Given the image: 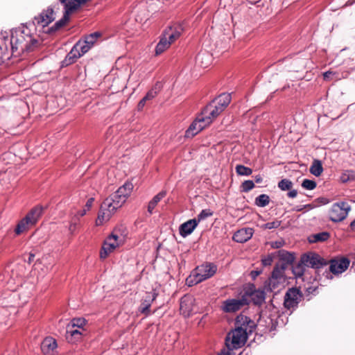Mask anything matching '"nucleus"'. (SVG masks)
<instances>
[{
	"mask_svg": "<svg viewBox=\"0 0 355 355\" xmlns=\"http://www.w3.org/2000/svg\"><path fill=\"white\" fill-rule=\"evenodd\" d=\"M133 187L132 182H126L114 193L105 199L101 205L96 220V225H101L110 219L116 211L125 202Z\"/></svg>",
	"mask_w": 355,
	"mask_h": 355,
	"instance_id": "nucleus-1",
	"label": "nucleus"
},
{
	"mask_svg": "<svg viewBox=\"0 0 355 355\" xmlns=\"http://www.w3.org/2000/svg\"><path fill=\"white\" fill-rule=\"evenodd\" d=\"M255 327L254 322L250 318L242 314L238 315L235 321V329L226 336V347L229 349H236L243 347L248 335L252 333Z\"/></svg>",
	"mask_w": 355,
	"mask_h": 355,
	"instance_id": "nucleus-2",
	"label": "nucleus"
},
{
	"mask_svg": "<svg viewBox=\"0 0 355 355\" xmlns=\"http://www.w3.org/2000/svg\"><path fill=\"white\" fill-rule=\"evenodd\" d=\"M37 43L26 26L22 25L13 29L10 38L12 56L19 57L24 52L33 50Z\"/></svg>",
	"mask_w": 355,
	"mask_h": 355,
	"instance_id": "nucleus-3",
	"label": "nucleus"
},
{
	"mask_svg": "<svg viewBox=\"0 0 355 355\" xmlns=\"http://www.w3.org/2000/svg\"><path fill=\"white\" fill-rule=\"evenodd\" d=\"M217 271V266L213 263H205L197 266L187 279L189 286L198 284L213 277Z\"/></svg>",
	"mask_w": 355,
	"mask_h": 355,
	"instance_id": "nucleus-4",
	"label": "nucleus"
},
{
	"mask_svg": "<svg viewBox=\"0 0 355 355\" xmlns=\"http://www.w3.org/2000/svg\"><path fill=\"white\" fill-rule=\"evenodd\" d=\"M351 210L350 205L344 201H340L333 204L329 210V219L333 222L343 221L348 215Z\"/></svg>",
	"mask_w": 355,
	"mask_h": 355,
	"instance_id": "nucleus-5",
	"label": "nucleus"
},
{
	"mask_svg": "<svg viewBox=\"0 0 355 355\" xmlns=\"http://www.w3.org/2000/svg\"><path fill=\"white\" fill-rule=\"evenodd\" d=\"M301 263L307 267L320 268L327 264V261L315 252H309L302 256Z\"/></svg>",
	"mask_w": 355,
	"mask_h": 355,
	"instance_id": "nucleus-6",
	"label": "nucleus"
},
{
	"mask_svg": "<svg viewBox=\"0 0 355 355\" xmlns=\"http://www.w3.org/2000/svg\"><path fill=\"white\" fill-rule=\"evenodd\" d=\"M302 295L297 288H289L284 296V305L287 309L296 308L301 300Z\"/></svg>",
	"mask_w": 355,
	"mask_h": 355,
	"instance_id": "nucleus-7",
	"label": "nucleus"
},
{
	"mask_svg": "<svg viewBox=\"0 0 355 355\" xmlns=\"http://www.w3.org/2000/svg\"><path fill=\"white\" fill-rule=\"evenodd\" d=\"M248 304V299L245 296H242L239 299L226 300L223 302L221 308L225 313H234Z\"/></svg>",
	"mask_w": 355,
	"mask_h": 355,
	"instance_id": "nucleus-8",
	"label": "nucleus"
},
{
	"mask_svg": "<svg viewBox=\"0 0 355 355\" xmlns=\"http://www.w3.org/2000/svg\"><path fill=\"white\" fill-rule=\"evenodd\" d=\"M222 112L219 107L211 102L203 109L200 115L205 119V123L209 125Z\"/></svg>",
	"mask_w": 355,
	"mask_h": 355,
	"instance_id": "nucleus-9",
	"label": "nucleus"
},
{
	"mask_svg": "<svg viewBox=\"0 0 355 355\" xmlns=\"http://www.w3.org/2000/svg\"><path fill=\"white\" fill-rule=\"evenodd\" d=\"M350 261L346 257L334 259L330 261L329 270L334 275L344 272L349 267Z\"/></svg>",
	"mask_w": 355,
	"mask_h": 355,
	"instance_id": "nucleus-10",
	"label": "nucleus"
},
{
	"mask_svg": "<svg viewBox=\"0 0 355 355\" xmlns=\"http://www.w3.org/2000/svg\"><path fill=\"white\" fill-rule=\"evenodd\" d=\"M207 125L208 124L205 123V121L203 117L200 115L189 125L185 132L184 136L187 138H192Z\"/></svg>",
	"mask_w": 355,
	"mask_h": 355,
	"instance_id": "nucleus-11",
	"label": "nucleus"
},
{
	"mask_svg": "<svg viewBox=\"0 0 355 355\" xmlns=\"http://www.w3.org/2000/svg\"><path fill=\"white\" fill-rule=\"evenodd\" d=\"M157 297V293H156L155 291L147 293L146 296L144 297L141 302L140 306L139 308V311L146 316L149 315L150 314V308L151 306V304L155 300Z\"/></svg>",
	"mask_w": 355,
	"mask_h": 355,
	"instance_id": "nucleus-12",
	"label": "nucleus"
},
{
	"mask_svg": "<svg viewBox=\"0 0 355 355\" xmlns=\"http://www.w3.org/2000/svg\"><path fill=\"white\" fill-rule=\"evenodd\" d=\"M183 31L184 28L182 25L178 24L168 27L162 34L171 44L180 37Z\"/></svg>",
	"mask_w": 355,
	"mask_h": 355,
	"instance_id": "nucleus-13",
	"label": "nucleus"
},
{
	"mask_svg": "<svg viewBox=\"0 0 355 355\" xmlns=\"http://www.w3.org/2000/svg\"><path fill=\"white\" fill-rule=\"evenodd\" d=\"M253 232L254 231L252 228H242L236 231L232 238L237 243H245L252 238Z\"/></svg>",
	"mask_w": 355,
	"mask_h": 355,
	"instance_id": "nucleus-14",
	"label": "nucleus"
},
{
	"mask_svg": "<svg viewBox=\"0 0 355 355\" xmlns=\"http://www.w3.org/2000/svg\"><path fill=\"white\" fill-rule=\"evenodd\" d=\"M198 225L196 219H191L182 223L179 227L180 234L182 237H186L191 234Z\"/></svg>",
	"mask_w": 355,
	"mask_h": 355,
	"instance_id": "nucleus-15",
	"label": "nucleus"
},
{
	"mask_svg": "<svg viewBox=\"0 0 355 355\" xmlns=\"http://www.w3.org/2000/svg\"><path fill=\"white\" fill-rule=\"evenodd\" d=\"M193 298L190 296H184L180 300V309L185 317L189 316L193 311Z\"/></svg>",
	"mask_w": 355,
	"mask_h": 355,
	"instance_id": "nucleus-16",
	"label": "nucleus"
},
{
	"mask_svg": "<svg viewBox=\"0 0 355 355\" xmlns=\"http://www.w3.org/2000/svg\"><path fill=\"white\" fill-rule=\"evenodd\" d=\"M285 280L283 279H274V278H269L265 284V288L268 291L276 293L278 292L282 287Z\"/></svg>",
	"mask_w": 355,
	"mask_h": 355,
	"instance_id": "nucleus-17",
	"label": "nucleus"
},
{
	"mask_svg": "<svg viewBox=\"0 0 355 355\" xmlns=\"http://www.w3.org/2000/svg\"><path fill=\"white\" fill-rule=\"evenodd\" d=\"M33 227L34 226L32 223L28 220V218L25 216L19 221L15 229V232L17 235H20L21 234L27 232Z\"/></svg>",
	"mask_w": 355,
	"mask_h": 355,
	"instance_id": "nucleus-18",
	"label": "nucleus"
},
{
	"mask_svg": "<svg viewBox=\"0 0 355 355\" xmlns=\"http://www.w3.org/2000/svg\"><path fill=\"white\" fill-rule=\"evenodd\" d=\"M43 213V208L41 206H36L31 209V211L26 215L28 218V220L32 223L33 226L37 223Z\"/></svg>",
	"mask_w": 355,
	"mask_h": 355,
	"instance_id": "nucleus-19",
	"label": "nucleus"
},
{
	"mask_svg": "<svg viewBox=\"0 0 355 355\" xmlns=\"http://www.w3.org/2000/svg\"><path fill=\"white\" fill-rule=\"evenodd\" d=\"M77 46H73L69 53L67 55L64 60L62 61V65L68 66L74 63L76 60L80 57V54L78 51L76 49Z\"/></svg>",
	"mask_w": 355,
	"mask_h": 355,
	"instance_id": "nucleus-20",
	"label": "nucleus"
},
{
	"mask_svg": "<svg viewBox=\"0 0 355 355\" xmlns=\"http://www.w3.org/2000/svg\"><path fill=\"white\" fill-rule=\"evenodd\" d=\"M70 15H71V14L64 12L62 17L60 20H58L57 22H55V24L53 26L50 27L46 33H53L58 31L63 26H64L67 24V22L69 21Z\"/></svg>",
	"mask_w": 355,
	"mask_h": 355,
	"instance_id": "nucleus-21",
	"label": "nucleus"
},
{
	"mask_svg": "<svg viewBox=\"0 0 355 355\" xmlns=\"http://www.w3.org/2000/svg\"><path fill=\"white\" fill-rule=\"evenodd\" d=\"M12 290L15 291H18V293H12V297L15 298L16 296L19 297V299L21 301V302L19 303V304H24L26 303L31 293L30 290L24 291V288L21 284H20V286H18L17 288H13Z\"/></svg>",
	"mask_w": 355,
	"mask_h": 355,
	"instance_id": "nucleus-22",
	"label": "nucleus"
},
{
	"mask_svg": "<svg viewBox=\"0 0 355 355\" xmlns=\"http://www.w3.org/2000/svg\"><path fill=\"white\" fill-rule=\"evenodd\" d=\"M231 101V96L230 94H222L218 96L214 102L223 111L227 107Z\"/></svg>",
	"mask_w": 355,
	"mask_h": 355,
	"instance_id": "nucleus-23",
	"label": "nucleus"
},
{
	"mask_svg": "<svg viewBox=\"0 0 355 355\" xmlns=\"http://www.w3.org/2000/svg\"><path fill=\"white\" fill-rule=\"evenodd\" d=\"M64 6V12L72 14L78 9V3L77 0H59Z\"/></svg>",
	"mask_w": 355,
	"mask_h": 355,
	"instance_id": "nucleus-24",
	"label": "nucleus"
},
{
	"mask_svg": "<svg viewBox=\"0 0 355 355\" xmlns=\"http://www.w3.org/2000/svg\"><path fill=\"white\" fill-rule=\"evenodd\" d=\"M58 344L52 337H46V355H57Z\"/></svg>",
	"mask_w": 355,
	"mask_h": 355,
	"instance_id": "nucleus-25",
	"label": "nucleus"
},
{
	"mask_svg": "<svg viewBox=\"0 0 355 355\" xmlns=\"http://www.w3.org/2000/svg\"><path fill=\"white\" fill-rule=\"evenodd\" d=\"M171 42L167 40L166 37L162 34L160 40L155 47V55H158L162 54L164 51L168 49L171 46Z\"/></svg>",
	"mask_w": 355,
	"mask_h": 355,
	"instance_id": "nucleus-26",
	"label": "nucleus"
},
{
	"mask_svg": "<svg viewBox=\"0 0 355 355\" xmlns=\"http://www.w3.org/2000/svg\"><path fill=\"white\" fill-rule=\"evenodd\" d=\"M166 196V191H162L158 193L156 196L153 197V198L149 202L148 205V211L150 214L153 213V209L155 208L157 205L160 202V200L164 198Z\"/></svg>",
	"mask_w": 355,
	"mask_h": 355,
	"instance_id": "nucleus-27",
	"label": "nucleus"
},
{
	"mask_svg": "<svg viewBox=\"0 0 355 355\" xmlns=\"http://www.w3.org/2000/svg\"><path fill=\"white\" fill-rule=\"evenodd\" d=\"M310 173L315 177H319L323 172V166L322 162L319 159H313L310 168Z\"/></svg>",
	"mask_w": 355,
	"mask_h": 355,
	"instance_id": "nucleus-28",
	"label": "nucleus"
},
{
	"mask_svg": "<svg viewBox=\"0 0 355 355\" xmlns=\"http://www.w3.org/2000/svg\"><path fill=\"white\" fill-rule=\"evenodd\" d=\"M329 234L327 232H322L318 234H311L309 236L308 241L309 243L322 242L328 240Z\"/></svg>",
	"mask_w": 355,
	"mask_h": 355,
	"instance_id": "nucleus-29",
	"label": "nucleus"
},
{
	"mask_svg": "<svg viewBox=\"0 0 355 355\" xmlns=\"http://www.w3.org/2000/svg\"><path fill=\"white\" fill-rule=\"evenodd\" d=\"M116 247L114 244L104 241L100 252V257L102 259H105L111 252H112Z\"/></svg>",
	"mask_w": 355,
	"mask_h": 355,
	"instance_id": "nucleus-30",
	"label": "nucleus"
},
{
	"mask_svg": "<svg viewBox=\"0 0 355 355\" xmlns=\"http://www.w3.org/2000/svg\"><path fill=\"white\" fill-rule=\"evenodd\" d=\"M253 303L256 305H261L265 301V293L262 291H256L251 295Z\"/></svg>",
	"mask_w": 355,
	"mask_h": 355,
	"instance_id": "nucleus-31",
	"label": "nucleus"
},
{
	"mask_svg": "<svg viewBox=\"0 0 355 355\" xmlns=\"http://www.w3.org/2000/svg\"><path fill=\"white\" fill-rule=\"evenodd\" d=\"M270 198L266 194H261L255 198V205L260 207H264L269 204Z\"/></svg>",
	"mask_w": 355,
	"mask_h": 355,
	"instance_id": "nucleus-32",
	"label": "nucleus"
},
{
	"mask_svg": "<svg viewBox=\"0 0 355 355\" xmlns=\"http://www.w3.org/2000/svg\"><path fill=\"white\" fill-rule=\"evenodd\" d=\"M284 268L275 266L272 272L271 277L270 278H274V279H283L285 280L284 276Z\"/></svg>",
	"mask_w": 355,
	"mask_h": 355,
	"instance_id": "nucleus-33",
	"label": "nucleus"
},
{
	"mask_svg": "<svg viewBox=\"0 0 355 355\" xmlns=\"http://www.w3.org/2000/svg\"><path fill=\"white\" fill-rule=\"evenodd\" d=\"M44 12L42 11L37 17H35L33 19V24L35 26V30L39 28L43 29L44 28Z\"/></svg>",
	"mask_w": 355,
	"mask_h": 355,
	"instance_id": "nucleus-34",
	"label": "nucleus"
},
{
	"mask_svg": "<svg viewBox=\"0 0 355 355\" xmlns=\"http://www.w3.org/2000/svg\"><path fill=\"white\" fill-rule=\"evenodd\" d=\"M73 46H77L76 49L80 53V57L92 48L88 44L85 43V41H79Z\"/></svg>",
	"mask_w": 355,
	"mask_h": 355,
	"instance_id": "nucleus-35",
	"label": "nucleus"
},
{
	"mask_svg": "<svg viewBox=\"0 0 355 355\" xmlns=\"http://www.w3.org/2000/svg\"><path fill=\"white\" fill-rule=\"evenodd\" d=\"M105 241L107 243H110L111 244H114L115 247H119L123 243V239L119 238L116 234H111Z\"/></svg>",
	"mask_w": 355,
	"mask_h": 355,
	"instance_id": "nucleus-36",
	"label": "nucleus"
},
{
	"mask_svg": "<svg viewBox=\"0 0 355 355\" xmlns=\"http://www.w3.org/2000/svg\"><path fill=\"white\" fill-rule=\"evenodd\" d=\"M101 34L99 32H94L85 37V43L88 44L90 46L96 42V40L100 37Z\"/></svg>",
	"mask_w": 355,
	"mask_h": 355,
	"instance_id": "nucleus-37",
	"label": "nucleus"
},
{
	"mask_svg": "<svg viewBox=\"0 0 355 355\" xmlns=\"http://www.w3.org/2000/svg\"><path fill=\"white\" fill-rule=\"evenodd\" d=\"M293 184L288 179H283L278 183V187L282 191H288L293 188Z\"/></svg>",
	"mask_w": 355,
	"mask_h": 355,
	"instance_id": "nucleus-38",
	"label": "nucleus"
},
{
	"mask_svg": "<svg viewBox=\"0 0 355 355\" xmlns=\"http://www.w3.org/2000/svg\"><path fill=\"white\" fill-rule=\"evenodd\" d=\"M236 172L240 175L248 176L252 174V170L243 165H237L236 166Z\"/></svg>",
	"mask_w": 355,
	"mask_h": 355,
	"instance_id": "nucleus-39",
	"label": "nucleus"
},
{
	"mask_svg": "<svg viewBox=\"0 0 355 355\" xmlns=\"http://www.w3.org/2000/svg\"><path fill=\"white\" fill-rule=\"evenodd\" d=\"M86 324V320L82 318H73L70 322L71 327L83 328Z\"/></svg>",
	"mask_w": 355,
	"mask_h": 355,
	"instance_id": "nucleus-40",
	"label": "nucleus"
},
{
	"mask_svg": "<svg viewBox=\"0 0 355 355\" xmlns=\"http://www.w3.org/2000/svg\"><path fill=\"white\" fill-rule=\"evenodd\" d=\"M281 221L278 220H275L272 222H269L267 223H265L261 225V228L263 230H272V229H277L281 225Z\"/></svg>",
	"mask_w": 355,
	"mask_h": 355,
	"instance_id": "nucleus-41",
	"label": "nucleus"
},
{
	"mask_svg": "<svg viewBox=\"0 0 355 355\" xmlns=\"http://www.w3.org/2000/svg\"><path fill=\"white\" fill-rule=\"evenodd\" d=\"M317 186L316 182L314 180L304 179L302 182V187L307 190H313Z\"/></svg>",
	"mask_w": 355,
	"mask_h": 355,
	"instance_id": "nucleus-42",
	"label": "nucleus"
},
{
	"mask_svg": "<svg viewBox=\"0 0 355 355\" xmlns=\"http://www.w3.org/2000/svg\"><path fill=\"white\" fill-rule=\"evenodd\" d=\"M213 215V211H211L210 209H203L200 211V213L198 215L197 218H196L198 221V223L206 219L207 218Z\"/></svg>",
	"mask_w": 355,
	"mask_h": 355,
	"instance_id": "nucleus-43",
	"label": "nucleus"
},
{
	"mask_svg": "<svg viewBox=\"0 0 355 355\" xmlns=\"http://www.w3.org/2000/svg\"><path fill=\"white\" fill-rule=\"evenodd\" d=\"M241 187L243 191L248 192L254 187V183L252 180H245L242 183Z\"/></svg>",
	"mask_w": 355,
	"mask_h": 355,
	"instance_id": "nucleus-44",
	"label": "nucleus"
},
{
	"mask_svg": "<svg viewBox=\"0 0 355 355\" xmlns=\"http://www.w3.org/2000/svg\"><path fill=\"white\" fill-rule=\"evenodd\" d=\"M7 46H6V50L3 51L1 44H0V62L3 63L6 60L10 59V56L7 53Z\"/></svg>",
	"mask_w": 355,
	"mask_h": 355,
	"instance_id": "nucleus-45",
	"label": "nucleus"
},
{
	"mask_svg": "<svg viewBox=\"0 0 355 355\" xmlns=\"http://www.w3.org/2000/svg\"><path fill=\"white\" fill-rule=\"evenodd\" d=\"M53 11L52 8H49L46 10V26L55 19V17H53Z\"/></svg>",
	"mask_w": 355,
	"mask_h": 355,
	"instance_id": "nucleus-46",
	"label": "nucleus"
},
{
	"mask_svg": "<svg viewBox=\"0 0 355 355\" xmlns=\"http://www.w3.org/2000/svg\"><path fill=\"white\" fill-rule=\"evenodd\" d=\"M157 94V90L156 88H153L148 92L146 96L144 97L146 101L154 98Z\"/></svg>",
	"mask_w": 355,
	"mask_h": 355,
	"instance_id": "nucleus-47",
	"label": "nucleus"
},
{
	"mask_svg": "<svg viewBox=\"0 0 355 355\" xmlns=\"http://www.w3.org/2000/svg\"><path fill=\"white\" fill-rule=\"evenodd\" d=\"M67 332L69 334H70L71 337H74L76 340H80L81 338V336L83 334V333L80 330H78V329L68 330Z\"/></svg>",
	"mask_w": 355,
	"mask_h": 355,
	"instance_id": "nucleus-48",
	"label": "nucleus"
},
{
	"mask_svg": "<svg viewBox=\"0 0 355 355\" xmlns=\"http://www.w3.org/2000/svg\"><path fill=\"white\" fill-rule=\"evenodd\" d=\"M272 261H273V257L271 255H268L267 257H264L261 260L262 264L264 266H270L272 263Z\"/></svg>",
	"mask_w": 355,
	"mask_h": 355,
	"instance_id": "nucleus-49",
	"label": "nucleus"
},
{
	"mask_svg": "<svg viewBox=\"0 0 355 355\" xmlns=\"http://www.w3.org/2000/svg\"><path fill=\"white\" fill-rule=\"evenodd\" d=\"M283 245H284V241H273L270 244L271 247L275 249L280 248L283 246Z\"/></svg>",
	"mask_w": 355,
	"mask_h": 355,
	"instance_id": "nucleus-50",
	"label": "nucleus"
},
{
	"mask_svg": "<svg viewBox=\"0 0 355 355\" xmlns=\"http://www.w3.org/2000/svg\"><path fill=\"white\" fill-rule=\"evenodd\" d=\"M77 223L76 222H71L69 226V231L70 234H73L76 230L77 228Z\"/></svg>",
	"mask_w": 355,
	"mask_h": 355,
	"instance_id": "nucleus-51",
	"label": "nucleus"
},
{
	"mask_svg": "<svg viewBox=\"0 0 355 355\" xmlns=\"http://www.w3.org/2000/svg\"><path fill=\"white\" fill-rule=\"evenodd\" d=\"M297 191L292 189L291 190H288V192L287 193V196L290 198H294L297 196Z\"/></svg>",
	"mask_w": 355,
	"mask_h": 355,
	"instance_id": "nucleus-52",
	"label": "nucleus"
},
{
	"mask_svg": "<svg viewBox=\"0 0 355 355\" xmlns=\"http://www.w3.org/2000/svg\"><path fill=\"white\" fill-rule=\"evenodd\" d=\"M232 350L233 349H229L227 347V349H223L218 355H233L232 353Z\"/></svg>",
	"mask_w": 355,
	"mask_h": 355,
	"instance_id": "nucleus-53",
	"label": "nucleus"
},
{
	"mask_svg": "<svg viewBox=\"0 0 355 355\" xmlns=\"http://www.w3.org/2000/svg\"><path fill=\"white\" fill-rule=\"evenodd\" d=\"M94 198H90L87 200V202H86V205H85V209H87V210H89L92 205H93V202H94Z\"/></svg>",
	"mask_w": 355,
	"mask_h": 355,
	"instance_id": "nucleus-54",
	"label": "nucleus"
},
{
	"mask_svg": "<svg viewBox=\"0 0 355 355\" xmlns=\"http://www.w3.org/2000/svg\"><path fill=\"white\" fill-rule=\"evenodd\" d=\"M146 101H146L144 98H142V99L139 102V103H138V108H139V110L142 109V108L145 106V104H146Z\"/></svg>",
	"mask_w": 355,
	"mask_h": 355,
	"instance_id": "nucleus-55",
	"label": "nucleus"
},
{
	"mask_svg": "<svg viewBox=\"0 0 355 355\" xmlns=\"http://www.w3.org/2000/svg\"><path fill=\"white\" fill-rule=\"evenodd\" d=\"M303 207L307 210H311V209H313V208H315V205H314L313 204H307V205H303Z\"/></svg>",
	"mask_w": 355,
	"mask_h": 355,
	"instance_id": "nucleus-56",
	"label": "nucleus"
},
{
	"mask_svg": "<svg viewBox=\"0 0 355 355\" xmlns=\"http://www.w3.org/2000/svg\"><path fill=\"white\" fill-rule=\"evenodd\" d=\"M333 73L330 71L324 73L323 76L324 80H327Z\"/></svg>",
	"mask_w": 355,
	"mask_h": 355,
	"instance_id": "nucleus-57",
	"label": "nucleus"
},
{
	"mask_svg": "<svg viewBox=\"0 0 355 355\" xmlns=\"http://www.w3.org/2000/svg\"><path fill=\"white\" fill-rule=\"evenodd\" d=\"M263 179L261 175H256L255 176V182L257 183H261L262 182Z\"/></svg>",
	"mask_w": 355,
	"mask_h": 355,
	"instance_id": "nucleus-58",
	"label": "nucleus"
},
{
	"mask_svg": "<svg viewBox=\"0 0 355 355\" xmlns=\"http://www.w3.org/2000/svg\"><path fill=\"white\" fill-rule=\"evenodd\" d=\"M304 208L303 207V206H297L295 207L293 210L296 211H301L304 209Z\"/></svg>",
	"mask_w": 355,
	"mask_h": 355,
	"instance_id": "nucleus-59",
	"label": "nucleus"
},
{
	"mask_svg": "<svg viewBox=\"0 0 355 355\" xmlns=\"http://www.w3.org/2000/svg\"><path fill=\"white\" fill-rule=\"evenodd\" d=\"M260 273H261L260 271H252L251 275L253 277H255L259 275Z\"/></svg>",
	"mask_w": 355,
	"mask_h": 355,
	"instance_id": "nucleus-60",
	"label": "nucleus"
},
{
	"mask_svg": "<svg viewBox=\"0 0 355 355\" xmlns=\"http://www.w3.org/2000/svg\"><path fill=\"white\" fill-rule=\"evenodd\" d=\"M318 200H320V202H322L323 204H327V203H329V202L328 199H327V198H319Z\"/></svg>",
	"mask_w": 355,
	"mask_h": 355,
	"instance_id": "nucleus-61",
	"label": "nucleus"
},
{
	"mask_svg": "<svg viewBox=\"0 0 355 355\" xmlns=\"http://www.w3.org/2000/svg\"><path fill=\"white\" fill-rule=\"evenodd\" d=\"M87 211V209H85V208H84L82 211H80L79 212V215H80V216H83L86 214Z\"/></svg>",
	"mask_w": 355,
	"mask_h": 355,
	"instance_id": "nucleus-62",
	"label": "nucleus"
},
{
	"mask_svg": "<svg viewBox=\"0 0 355 355\" xmlns=\"http://www.w3.org/2000/svg\"><path fill=\"white\" fill-rule=\"evenodd\" d=\"M350 227L352 230H355V220L350 223Z\"/></svg>",
	"mask_w": 355,
	"mask_h": 355,
	"instance_id": "nucleus-63",
	"label": "nucleus"
},
{
	"mask_svg": "<svg viewBox=\"0 0 355 355\" xmlns=\"http://www.w3.org/2000/svg\"><path fill=\"white\" fill-rule=\"evenodd\" d=\"M37 31H39L40 33L42 32V33H44V31H42V29L41 28H39L37 30Z\"/></svg>",
	"mask_w": 355,
	"mask_h": 355,
	"instance_id": "nucleus-64",
	"label": "nucleus"
}]
</instances>
